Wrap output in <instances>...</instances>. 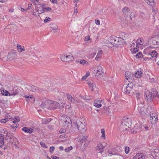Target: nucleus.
<instances>
[{"mask_svg":"<svg viewBox=\"0 0 159 159\" xmlns=\"http://www.w3.org/2000/svg\"><path fill=\"white\" fill-rule=\"evenodd\" d=\"M4 135L3 134H0V148H2L4 145Z\"/></svg>","mask_w":159,"mask_h":159,"instance_id":"nucleus-14","label":"nucleus"},{"mask_svg":"<svg viewBox=\"0 0 159 159\" xmlns=\"http://www.w3.org/2000/svg\"><path fill=\"white\" fill-rule=\"evenodd\" d=\"M133 49V51L134 52L136 53L139 50V46H137V47H136V48H134Z\"/></svg>","mask_w":159,"mask_h":159,"instance_id":"nucleus-51","label":"nucleus"},{"mask_svg":"<svg viewBox=\"0 0 159 159\" xmlns=\"http://www.w3.org/2000/svg\"><path fill=\"white\" fill-rule=\"evenodd\" d=\"M99 146V152H102L103 151V149L104 147L102 145L101 143H98V146Z\"/></svg>","mask_w":159,"mask_h":159,"instance_id":"nucleus-26","label":"nucleus"},{"mask_svg":"<svg viewBox=\"0 0 159 159\" xmlns=\"http://www.w3.org/2000/svg\"><path fill=\"white\" fill-rule=\"evenodd\" d=\"M88 84L90 87V88H93V87L95 86V85L93 84V83H92L90 82H89L88 83Z\"/></svg>","mask_w":159,"mask_h":159,"instance_id":"nucleus-43","label":"nucleus"},{"mask_svg":"<svg viewBox=\"0 0 159 159\" xmlns=\"http://www.w3.org/2000/svg\"><path fill=\"white\" fill-rule=\"evenodd\" d=\"M16 53V51H13L8 53L7 56L8 60L12 61L15 59L17 57Z\"/></svg>","mask_w":159,"mask_h":159,"instance_id":"nucleus-8","label":"nucleus"},{"mask_svg":"<svg viewBox=\"0 0 159 159\" xmlns=\"http://www.w3.org/2000/svg\"><path fill=\"white\" fill-rule=\"evenodd\" d=\"M108 153L113 155H116V153L115 151V149L114 148H111L109 149L108 151Z\"/></svg>","mask_w":159,"mask_h":159,"instance_id":"nucleus-23","label":"nucleus"},{"mask_svg":"<svg viewBox=\"0 0 159 159\" xmlns=\"http://www.w3.org/2000/svg\"><path fill=\"white\" fill-rule=\"evenodd\" d=\"M86 61L84 60H82L80 61V63L82 64H84V63H85Z\"/></svg>","mask_w":159,"mask_h":159,"instance_id":"nucleus-60","label":"nucleus"},{"mask_svg":"<svg viewBox=\"0 0 159 159\" xmlns=\"http://www.w3.org/2000/svg\"><path fill=\"white\" fill-rule=\"evenodd\" d=\"M136 97L137 99L140 98V93H136L135 94Z\"/></svg>","mask_w":159,"mask_h":159,"instance_id":"nucleus-53","label":"nucleus"},{"mask_svg":"<svg viewBox=\"0 0 159 159\" xmlns=\"http://www.w3.org/2000/svg\"><path fill=\"white\" fill-rule=\"evenodd\" d=\"M101 132L102 133V135L101 136L102 138H103L104 139H105V130L103 129H101Z\"/></svg>","mask_w":159,"mask_h":159,"instance_id":"nucleus-31","label":"nucleus"},{"mask_svg":"<svg viewBox=\"0 0 159 159\" xmlns=\"http://www.w3.org/2000/svg\"><path fill=\"white\" fill-rule=\"evenodd\" d=\"M80 141L78 144V147H80V150L81 151H84L89 145V141L87 139V136L80 137Z\"/></svg>","mask_w":159,"mask_h":159,"instance_id":"nucleus-1","label":"nucleus"},{"mask_svg":"<svg viewBox=\"0 0 159 159\" xmlns=\"http://www.w3.org/2000/svg\"><path fill=\"white\" fill-rule=\"evenodd\" d=\"M132 89V88L126 86L124 90V92L126 94H130V91Z\"/></svg>","mask_w":159,"mask_h":159,"instance_id":"nucleus-17","label":"nucleus"},{"mask_svg":"<svg viewBox=\"0 0 159 159\" xmlns=\"http://www.w3.org/2000/svg\"><path fill=\"white\" fill-rule=\"evenodd\" d=\"M51 27L52 30H59L58 29L57 26L55 24L53 23L51 24Z\"/></svg>","mask_w":159,"mask_h":159,"instance_id":"nucleus-29","label":"nucleus"},{"mask_svg":"<svg viewBox=\"0 0 159 159\" xmlns=\"http://www.w3.org/2000/svg\"><path fill=\"white\" fill-rule=\"evenodd\" d=\"M89 75V71H87L86 74L82 77V79L83 80H85L87 78Z\"/></svg>","mask_w":159,"mask_h":159,"instance_id":"nucleus-32","label":"nucleus"},{"mask_svg":"<svg viewBox=\"0 0 159 159\" xmlns=\"http://www.w3.org/2000/svg\"><path fill=\"white\" fill-rule=\"evenodd\" d=\"M19 125L17 123H16L11 125V127L13 129H14L15 128H16Z\"/></svg>","mask_w":159,"mask_h":159,"instance_id":"nucleus-38","label":"nucleus"},{"mask_svg":"<svg viewBox=\"0 0 159 159\" xmlns=\"http://www.w3.org/2000/svg\"><path fill=\"white\" fill-rule=\"evenodd\" d=\"M143 57V56L141 52H139L135 55V57L137 58H141Z\"/></svg>","mask_w":159,"mask_h":159,"instance_id":"nucleus-33","label":"nucleus"},{"mask_svg":"<svg viewBox=\"0 0 159 159\" xmlns=\"http://www.w3.org/2000/svg\"><path fill=\"white\" fill-rule=\"evenodd\" d=\"M50 121L51 120L49 119L48 120L46 119H43L42 120V122L43 124H48Z\"/></svg>","mask_w":159,"mask_h":159,"instance_id":"nucleus-25","label":"nucleus"},{"mask_svg":"<svg viewBox=\"0 0 159 159\" xmlns=\"http://www.w3.org/2000/svg\"><path fill=\"white\" fill-rule=\"evenodd\" d=\"M55 148L54 147L52 146L50 147L49 152L51 153H52L54 150Z\"/></svg>","mask_w":159,"mask_h":159,"instance_id":"nucleus-44","label":"nucleus"},{"mask_svg":"<svg viewBox=\"0 0 159 159\" xmlns=\"http://www.w3.org/2000/svg\"><path fill=\"white\" fill-rule=\"evenodd\" d=\"M22 130L25 133L29 134H31L33 133L34 130L31 128L24 127L22 128Z\"/></svg>","mask_w":159,"mask_h":159,"instance_id":"nucleus-13","label":"nucleus"},{"mask_svg":"<svg viewBox=\"0 0 159 159\" xmlns=\"http://www.w3.org/2000/svg\"><path fill=\"white\" fill-rule=\"evenodd\" d=\"M51 20V19L48 17H46L45 19H44V23H46L48 21H49Z\"/></svg>","mask_w":159,"mask_h":159,"instance_id":"nucleus-47","label":"nucleus"},{"mask_svg":"<svg viewBox=\"0 0 159 159\" xmlns=\"http://www.w3.org/2000/svg\"><path fill=\"white\" fill-rule=\"evenodd\" d=\"M66 131V130L65 129H63L62 128L60 129L59 130L60 132L61 133H64Z\"/></svg>","mask_w":159,"mask_h":159,"instance_id":"nucleus-55","label":"nucleus"},{"mask_svg":"<svg viewBox=\"0 0 159 159\" xmlns=\"http://www.w3.org/2000/svg\"><path fill=\"white\" fill-rule=\"evenodd\" d=\"M75 127H76L79 131L82 133H84L86 130L85 125L80 123V122L74 123Z\"/></svg>","mask_w":159,"mask_h":159,"instance_id":"nucleus-4","label":"nucleus"},{"mask_svg":"<svg viewBox=\"0 0 159 159\" xmlns=\"http://www.w3.org/2000/svg\"><path fill=\"white\" fill-rule=\"evenodd\" d=\"M69 101L72 103H74L75 102V100L72 97Z\"/></svg>","mask_w":159,"mask_h":159,"instance_id":"nucleus-56","label":"nucleus"},{"mask_svg":"<svg viewBox=\"0 0 159 159\" xmlns=\"http://www.w3.org/2000/svg\"><path fill=\"white\" fill-rule=\"evenodd\" d=\"M96 71V76H98L101 75H103L104 74V72L102 71V70H97Z\"/></svg>","mask_w":159,"mask_h":159,"instance_id":"nucleus-24","label":"nucleus"},{"mask_svg":"<svg viewBox=\"0 0 159 159\" xmlns=\"http://www.w3.org/2000/svg\"><path fill=\"white\" fill-rule=\"evenodd\" d=\"M158 116L156 112L150 114V119L151 123L152 124H154L158 120Z\"/></svg>","mask_w":159,"mask_h":159,"instance_id":"nucleus-6","label":"nucleus"},{"mask_svg":"<svg viewBox=\"0 0 159 159\" xmlns=\"http://www.w3.org/2000/svg\"><path fill=\"white\" fill-rule=\"evenodd\" d=\"M47 108L49 110H54L58 107L59 103L56 102L48 100L47 101Z\"/></svg>","mask_w":159,"mask_h":159,"instance_id":"nucleus-3","label":"nucleus"},{"mask_svg":"<svg viewBox=\"0 0 159 159\" xmlns=\"http://www.w3.org/2000/svg\"><path fill=\"white\" fill-rule=\"evenodd\" d=\"M44 7H42L39 10V11L40 13L39 14H41L43 13L45 11V10L44 9Z\"/></svg>","mask_w":159,"mask_h":159,"instance_id":"nucleus-46","label":"nucleus"},{"mask_svg":"<svg viewBox=\"0 0 159 159\" xmlns=\"http://www.w3.org/2000/svg\"><path fill=\"white\" fill-rule=\"evenodd\" d=\"M47 106V102L45 103L42 102L40 105V107L41 108H44L45 107L46 108V107Z\"/></svg>","mask_w":159,"mask_h":159,"instance_id":"nucleus-35","label":"nucleus"},{"mask_svg":"<svg viewBox=\"0 0 159 159\" xmlns=\"http://www.w3.org/2000/svg\"><path fill=\"white\" fill-rule=\"evenodd\" d=\"M125 76V79L127 80H129V81H132L134 80V74L131 72L126 71Z\"/></svg>","mask_w":159,"mask_h":159,"instance_id":"nucleus-5","label":"nucleus"},{"mask_svg":"<svg viewBox=\"0 0 159 159\" xmlns=\"http://www.w3.org/2000/svg\"><path fill=\"white\" fill-rule=\"evenodd\" d=\"M148 4L151 5L152 3H153L154 0H144Z\"/></svg>","mask_w":159,"mask_h":159,"instance_id":"nucleus-37","label":"nucleus"},{"mask_svg":"<svg viewBox=\"0 0 159 159\" xmlns=\"http://www.w3.org/2000/svg\"><path fill=\"white\" fill-rule=\"evenodd\" d=\"M8 119L6 120V119H2L0 120V123H5L7 121Z\"/></svg>","mask_w":159,"mask_h":159,"instance_id":"nucleus-49","label":"nucleus"},{"mask_svg":"<svg viewBox=\"0 0 159 159\" xmlns=\"http://www.w3.org/2000/svg\"><path fill=\"white\" fill-rule=\"evenodd\" d=\"M144 158L145 156L142 153H138L134 157L133 159H144Z\"/></svg>","mask_w":159,"mask_h":159,"instance_id":"nucleus-10","label":"nucleus"},{"mask_svg":"<svg viewBox=\"0 0 159 159\" xmlns=\"http://www.w3.org/2000/svg\"><path fill=\"white\" fill-rule=\"evenodd\" d=\"M80 98H82L84 100H89L91 99L92 98L90 97L89 96H88L86 95H85L83 96H81L80 97Z\"/></svg>","mask_w":159,"mask_h":159,"instance_id":"nucleus-30","label":"nucleus"},{"mask_svg":"<svg viewBox=\"0 0 159 159\" xmlns=\"http://www.w3.org/2000/svg\"><path fill=\"white\" fill-rule=\"evenodd\" d=\"M101 103L100 101L96 100L94 102V106L98 108L102 106Z\"/></svg>","mask_w":159,"mask_h":159,"instance_id":"nucleus-21","label":"nucleus"},{"mask_svg":"<svg viewBox=\"0 0 159 159\" xmlns=\"http://www.w3.org/2000/svg\"><path fill=\"white\" fill-rule=\"evenodd\" d=\"M40 144L41 146L43 148H47L48 147V146L46 145L44 143H43V142H40Z\"/></svg>","mask_w":159,"mask_h":159,"instance_id":"nucleus-39","label":"nucleus"},{"mask_svg":"<svg viewBox=\"0 0 159 159\" xmlns=\"http://www.w3.org/2000/svg\"><path fill=\"white\" fill-rule=\"evenodd\" d=\"M44 9H45V10H46L47 11H50L52 10V9L50 7H44Z\"/></svg>","mask_w":159,"mask_h":159,"instance_id":"nucleus-54","label":"nucleus"},{"mask_svg":"<svg viewBox=\"0 0 159 159\" xmlns=\"http://www.w3.org/2000/svg\"><path fill=\"white\" fill-rule=\"evenodd\" d=\"M15 120L13 121V123H16L20 121V118L18 117H14Z\"/></svg>","mask_w":159,"mask_h":159,"instance_id":"nucleus-41","label":"nucleus"},{"mask_svg":"<svg viewBox=\"0 0 159 159\" xmlns=\"http://www.w3.org/2000/svg\"><path fill=\"white\" fill-rule=\"evenodd\" d=\"M32 7V4H29L28 5V8H27V9H30Z\"/></svg>","mask_w":159,"mask_h":159,"instance_id":"nucleus-63","label":"nucleus"},{"mask_svg":"<svg viewBox=\"0 0 159 159\" xmlns=\"http://www.w3.org/2000/svg\"><path fill=\"white\" fill-rule=\"evenodd\" d=\"M68 57L67 58V59H70V60H72V58H73V57L72 56H71V55H66V57Z\"/></svg>","mask_w":159,"mask_h":159,"instance_id":"nucleus-52","label":"nucleus"},{"mask_svg":"<svg viewBox=\"0 0 159 159\" xmlns=\"http://www.w3.org/2000/svg\"><path fill=\"white\" fill-rule=\"evenodd\" d=\"M27 88L29 90L32 92H36L38 89V87L33 85H29Z\"/></svg>","mask_w":159,"mask_h":159,"instance_id":"nucleus-11","label":"nucleus"},{"mask_svg":"<svg viewBox=\"0 0 159 159\" xmlns=\"http://www.w3.org/2000/svg\"><path fill=\"white\" fill-rule=\"evenodd\" d=\"M129 147H126L125 148V152L126 154H128L129 152Z\"/></svg>","mask_w":159,"mask_h":159,"instance_id":"nucleus-42","label":"nucleus"},{"mask_svg":"<svg viewBox=\"0 0 159 159\" xmlns=\"http://www.w3.org/2000/svg\"><path fill=\"white\" fill-rule=\"evenodd\" d=\"M122 12L123 14L125 15L126 17H128L129 16H130V17L131 18V15H130L129 8L127 7H125L122 10Z\"/></svg>","mask_w":159,"mask_h":159,"instance_id":"nucleus-9","label":"nucleus"},{"mask_svg":"<svg viewBox=\"0 0 159 159\" xmlns=\"http://www.w3.org/2000/svg\"><path fill=\"white\" fill-rule=\"evenodd\" d=\"M2 95L5 96H10L11 95L10 94V93L7 91L5 90H3L2 91Z\"/></svg>","mask_w":159,"mask_h":159,"instance_id":"nucleus-28","label":"nucleus"},{"mask_svg":"<svg viewBox=\"0 0 159 159\" xmlns=\"http://www.w3.org/2000/svg\"><path fill=\"white\" fill-rule=\"evenodd\" d=\"M157 55V53L156 50H153L152 51H150L149 53H148V56L152 59V58L156 57Z\"/></svg>","mask_w":159,"mask_h":159,"instance_id":"nucleus-12","label":"nucleus"},{"mask_svg":"<svg viewBox=\"0 0 159 159\" xmlns=\"http://www.w3.org/2000/svg\"><path fill=\"white\" fill-rule=\"evenodd\" d=\"M68 57H66V55H61L60 57L61 59L64 61H65L66 62H69L70 61V59H67V58ZM69 57V56L68 57Z\"/></svg>","mask_w":159,"mask_h":159,"instance_id":"nucleus-20","label":"nucleus"},{"mask_svg":"<svg viewBox=\"0 0 159 159\" xmlns=\"http://www.w3.org/2000/svg\"><path fill=\"white\" fill-rule=\"evenodd\" d=\"M10 135H11V134L10 133H7V134L6 135V136L7 137V136L10 137V139H12V138L13 137V136L12 135L10 136Z\"/></svg>","mask_w":159,"mask_h":159,"instance_id":"nucleus-58","label":"nucleus"},{"mask_svg":"<svg viewBox=\"0 0 159 159\" xmlns=\"http://www.w3.org/2000/svg\"><path fill=\"white\" fill-rule=\"evenodd\" d=\"M136 47H137V46H138V44L141 45L142 44L141 39H138L136 41Z\"/></svg>","mask_w":159,"mask_h":159,"instance_id":"nucleus-34","label":"nucleus"},{"mask_svg":"<svg viewBox=\"0 0 159 159\" xmlns=\"http://www.w3.org/2000/svg\"><path fill=\"white\" fill-rule=\"evenodd\" d=\"M72 149V147H70L67 148L65 149V151L66 152H68L70 150H71Z\"/></svg>","mask_w":159,"mask_h":159,"instance_id":"nucleus-45","label":"nucleus"},{"mask_svg":"<svg viewBox=\"0 0 159 159\" xmlns=\"http://www.w3.org/2000/svg\"><path fill=\"white\" fill-rule=\"evenodd\" d=\"M102 52L103 51L101 49H99L98 50L97 54L95 58L96 60H98V58L102 57Z\"/></svg>","mask_w":159,"mask_h":159,"instance_id":"nucleus-19","label":"nucleus"},{"mask_svg":"<svg viewBox=\"0 0 159 159\" xmlns=\"http://www.w3.org/2000/svg\"><path fill=\"white\" fill-rule=\"evenodd\" d=\"M17 48L18 52H22L25 51V48L24 46H22L20 45L17 44Z\"/></svg>","mask_w":159,"mask_h":159,"instance_id":"nucleus-22","label":"nucleus"},{"mask_svg":"<svg viewBox=\"0 0 159 159\" xmlns=\"http://www.w3.org/2000/svg\"><path fill=\"white\" fill-rule=\"evenodd\" d=\"M151 93L153 97L154 98V97H157L159 93L158 92L156 89H152L151 90Z\"/></svg>","mask_w":159,"mask_h":159,"instance_id":"nucleus-16","label":"nucleus"},{"mask_svg":"<svg viewBox=\"0 0 159 159\" xmlns=\"http://www.w3.org/2000/svg\"><path fill=\"white\" fill-rule=\"evenodd\" d=\"M97 70H102V68L101 66H97Z\"/></svg>","mask_w":159,"mask_h":159,"instance_id":"nucleus-64","label":"nucleus"},{"mask_svg":"<svg viewBox=\"0 0 159 159\" xmlns=\"http://www.w3.org/2000/svg\"><path fill=\"white\" fill-rule=\"evenodd\" d=\"M143 59L145 61H147V60H149V59H152L151 57H144L143 58Z\"/></svg>","mask_w":159,"mask_h":159,"instance_id":"nucleus-59","label":"nucleus"},{"mask_svg":"<svg viewBox=\"0 0 159 159\" xmlns=\"http://www.w3.org/2000/svg\"><path fill=\"white\" fill-rule=\"evenodd\" d=\"M109 108L107 107H103V109L102 110V111L104 113H105L107 112V111L108 110Z\"/></svg>","mask_w":159,"mask_h":159,"instance_id":"nucleus-40","label":"nucleus"},{"mask_svg":"<svg viewBox=\"0 0 159 159\" xmlns=\"http://www.w3.org/2000/svg\"><path fill=\"white\" fill-rule=\"evenodd\" d=\"M67 97L68 100H69L72 97V96L70 94H67Z\"/></svg>","mask_w":159,"mask_h":159,"instance_id":"nucleus-62","label":"nucleus"},{"mask_svg":"<svg viewBox=\"0 0 159 159\" xmlns=\"http://www.w3.org/2000/svg\"><path fill=\"white\" fill-rule=\"evenodd\" d=\"M119 37L115 36H112L111 37L109 40V42L112 44L113 46L115 47L118 46V42Z\"/></svg>","mask_w":159,"mask_h":159,"instance_id":"nucleus-7","label":"nucleus"},{"mask_svg":"<svg viewBox=\"0 0 159 159\" xmlns=\"http://www.w3.org/2000/svg\"><path fill=\"white\" fill-rule=\"evenodd\" d=\"M118 39L119 41H117L118 42V46L120 45L122 43H123V39H121V38L119 37Z\"/></svg>","mask_w":159,"mask_h":159,"instance_id":"nucleus-36","label":"nucleus"},{"mask_svg":"<svg viewBox=\"0 0 159 159\" xmlns=\"http://www.w3.org/2000/svg\"><path fill=\"white\" fill-rule=\"evenodd\" d=\"M138 112H139L140 115H144L145 113V108L143 107H139L138 108Z\"/></svg>","mask_w":159,"mask_h":159,"instance_id":"nucleus-15","label":"nucleus"},{"mask_svg":"<svg viewBox=\"0 0 159 159\" xmlns=\"http://www.w3.org/2000/svg\"><path fill=\"white\" fill-rule=\"evenodd\" d=\"M95 23L98 25H99L100 24V21L99 20H95Z\"/></svg>","mask_w":159,"mask_h":159,"instance_id":"nucleus-57","label":"nucleus"},{"mask_svg":"<svg viewBox=\"0 0 159 159\" xmlns=\"http://www.w3.org/2000/svg\"><path fill=\"white\" fill-rule=\"evenodd\" d=\"M127 86L133 88V84L132 82L128 84Z\"/></svg>","mask_w":159,"mask_h":159,"instance_id":"nucleus-50","label":"nucleus"},{"mask_svg":"<svg viewBox=\"0 0 159 159\" xmlns=\"http://www.w3.org/2000/svg\"><path fill=\"white\" fill-rule=\"evenodd\" d=\"M37 91L39 93H42L44 91V90L43 89L38 88V89Z\"/></svg>","mask_w":159,"mask_h":159,"instance_id":"nucleus-48","label":"nucleus"},{"mask_svg":"<svg viewBox=\"0 0 159 159\" xmlns=\"http://www.w3.org/2000/svg\"><path fill=\"white\" fill-rule=\"evenodd\" d=\"M120 127L121 128L124 129L123 130H124L125 129L126 130H127L128 128H129V126L131 124V119L125 117H124L122 119Z\"/></svg>","mask_w":159,"mask_h":159,"instance_id":"nucleus-2","label":"nucleus"},{"mask_svg":"<svg viewBox=\"0 0 159 159\" xmlns=\"http://www.w3.org/2000/svg\"><path fill=\"white\" fill-rule=\"evenodd\" d=\"M146 97V98H145V99H147V100H149L150 101L151 100L152 97H153L151 94H151L149 93L148 94V95L146 94L145 95H144L145 98L146 97Z\"/></svg>","mask_w":159,"mask_h":159,"instance_id":"nucleus-27","label":"nucleus"},{"mask_svg":"<svg viewBox=\"0 0 159 159\" xmlns=\"http://www.w3.org/2000/svg\"><path fill=\"white\" fill-rule=\"evenodd\" d=\"M51 157L52 159H60L59 157L56 156H51Z\"/></svg>","mask_w":159,"mask_h":159,"instance_id":"nucleus-61","label":"nucleus"},{"mask_svg":"<svg viewBox=\"0 0 159 159\" xmlns=\"http://www.w3.org/2000/svg\"><path fill=\"white\" fill-rule=\"evenodd\" d=\"M143 75V73L141 71H138L134 74V78H140Z\"/></svg>","mask_w":159,"mask_h":159,"instance_id":"nucleus-18","label":"nucleus"}]
</instances>
